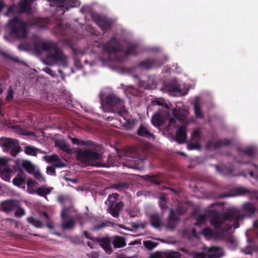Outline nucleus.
<instances>
[{
  "label": "nucleus",
  "mask_w": 258,
  "mask_h": 258,
  "mask_svg": "<svg viewBox=\"0 0 258 258\" xmlns=\"http://www.w3.org/2000/svg\"><path fill=\"white\" fill-rule=\"evenodd\" d=\"M209 216L211 218L210 224L217 231H226L231 228V226L228 224L226 221H233V226L234 229L239 227V222L242 219L241 215L238 211L231 210L224 213L219 211L213 209L209 211Z\"/></svg>",
  "instance_id": "f257e3e1"
},
{
  "label": "nucleus",
  "mask_w": 258,
  "mask_h": 258,
  "mask_svg": "<svg viewBox=\"0 0 258 258\" xmlns=\"http://www.w3.org/2000/svg\"><path fill=\"white\" fill-rule=\"evenodd\" d=\"M28 24L16 17L10 20L7 25L11 35L18 38H25L28 34Z\"/></svg>",
  "instance_id": "f03ea898"
},
{
  "label": "nucleus",
  "mask_w": 258,
  "mask_h": 258,
  "mask_svg": "<svg viewBox=\"0 0 258 258\" xmlns=\"http://www.w3.org/2000/svg\"><path fill=\"white\" fill-rule=\"evenodd\" d=\"M106 103L113 111L117 112L118 115L128 120V111L124 107L123 100L114 94H110L106 98Z\"/></svg>",
  "instance_id": "7ed1b4c3"
},
{
  "label": "nucleus",
  "mask_w": 258,
  "mask_h": 258,
  "mask_svg": "<svg viewBox=\"0 0 258 258\" xmlns=\"http://www.w3.org/2000/svg\"><path fill=\"white\" fill-rule=\"evenodd\" d=\"M49 48V52L47 54V59L55 63L60 62L63 67H67V58L62 51L58 47L57 44L51 42Z\"/></svg>",
  "instance_id": "20e7f679"
},
{
  "label": "nucleus",
  "mask_w": 258,
  "mask_h": 258,
  "mask_svg": "<svg viewBox=\"0 0 258 258\" xmlns=\"http://www.w3.org/2000/svg\"><path fill=\"white\" fill-rule=\"evenodd\" d=\"M77 156L82 162L91 166H94L102 158L98 152L91 149L81 150L77 152Z\"/></svg>",
  "instance_id": "39448f33"
},
{
  "label": "nucleus",
  "mask_w": 258,
  "mask_h": 258,
  "mask_svg": "<svg viewBox=\"0 0 258 258\" xmlns=\"http://www.w3.org/2000/svg\"><path fill=\"white\" fill-rule=\"evenodd\" d=\"M118 196V194L116 193L112 194V195L109 196L107 201L106 202V204L107 202L109 203L107 212L114 218H118L119 217L120 212L124 206V204L122 202L116 203V200Z\"/></svg>",
  "instance_id": "423d86ee"
},
{
  "label": "nucleus",
  "mask_w": 258,
  "mask_h": 258,
  "mask_svg": "<svg viewBox=\"0 0 258 258\" xmlns=\"http://www.w3.org/2000/svg\"><path fill=\"white\" fill-rule=\"evenodd\" d=\"M93 21L101 28L104 33L112 28V21L105 17L99 14H93L92 16Z\"/></svg>",
  "instance_id": "0eeeda50"
},
{
  "label": "nucleus",
  "mask_w": 258,
  "mask_h": 258,
  "mask_svg": "<svg viewBox=\"0 0 258 258\" xmlns=\"http://www.w3.org/2000/svg\"><path fill=\"white\" fill-rule=\"evenodd\" d=\"M103 50L109 54L114 53L121 50V47L118 40L113 36L106 43L103 45Z\"/></svg>",
  "instance_id": "6e6552de"
},
{
  "label": "nucleus",
  "mask_w": 258,
  "mask_h": 258,
  "mask_svg": "<svg viewBox=\"0 0 258 258\" xmlns=\"http://www.w3.org/2000/svg\"><path fill=\"white\" fill-rule=\"evenodd\" d=\"M20 206V202L19 200L9 199L1 202L0 208L4 212L9 213L15 210L16 208H19Z\"/></svg>",
  "instance_id": "1a4fd4ad"
},
{
  "label": "nucleus",
  "mask_w": 258,
  "mask_h": 258,
  "mask_svg": "<svg viewBox=\"0 0 258 258\" xmlns=\"http://www.w3.org/2000/svg\"><path fill=\"white\" fill-rule=\"evenodd\" d=\"M48 1L55 3L57 8L64 10V11H68L71 8L77 7L78 5V2L76 0H48Z\"/></svg>",
  "instance_id": "9d476101"
},
{
  "label": "nucleus",
  "mask_w": 258,
  "mask_h": 258,
  "mask_svg": "<svg viewBox=\"0 0 258 258\" xmlns=\"http://www.w3.org/2000/svg\"><path fill=\"white\" fill-rule=\"evenodd\" d=\"M232 141L228 139H224L221 140H218L215 142L208 141L206 145V148L207 150H217L222 146H229L231 145Z\"/></svg>",
  "instance_id": "9b49d317"
},
{
  "label": "nucleus",
  "mask_w": 258,
  "mask_h": 258,
  "mask_svg": "<svg viewBox=\"0 0 258 258\" xmlns=\"http://www.w3.org/2000/svg\"><path fill=\"white\" fill-rule=\"evenodd\" d=\"M159 64H158V60L156 59L153 58H148L143 61H140L138 66L143 69L149 70L153 67H158Z\"/></svg>",
  "instance_id": "f8f14e48"
},
{
  "label": "nucleus",
  "mask_w": 258,
  "mask_h": 258,
  "mask_svg": "<svg viewBox=\"0 0 258 258\" xmlns=\"http://www.w3.org/2000/svg\"><path fill=\"white\" fill-rule=\"evenodd\" d=\"M105 251L109 254L112 251L110 245L111 240L108 237L97 238L96 241Z\"/></svg>",
  "instance_id": "ddd939ff"
},
{
  "label": "nucleus",
  "mask_w": 258,
  "mask_h": 258,
  "mask_svg": "<svg viewBox=\"0 0 258 258\" xmlns=\"http://www.w3.org/2000/svg\"><path fill=\"white\" fill-rule=\"evenodd\" d=\"M186 136V126L184 125L179 126L175 135L177 142L179 144H183L185 141Z\"/></svg>",
  "instance_id": "4468645a"
},
{
  "label": "nucleus",
  "mask_w": 258,
  "mask_h": 258,
  "mask_svg": "<svg viewBox=\"0 0 258 258\" xmlns=\"http://www.w3.org/2000/svg\"><path fill=\"white\" fill-rule=\"evenodd\" d=\"M52 42H42L41 41H35L33 45L34 51L37 53H40L41 50L47 51L50 46Z\"/></svg>",
  "instance_id": "2eb2a0df"
},
{
  "label": "nucleus",
  "mask_w": 258,
  "mask_h": 258,
  "mask_svg": "<svg viewBox=\"0 0 258 258\" xmlns=\"http://www.w3.org/2000/svg\"><path fill=\"white\" fill-rule=\"evenodd\" d=\"M209 252V258H220L224 254L223 248L217 246L210 247Z\"/></svg>",
  "instance_id": "dca6fc26"
},
{
  "label": "nucleus",
  "mask_w": 258,
  "mask_h": 258,
  "mask_svg": "<svg viewBox=\"0 0 258 258\" xmlns=\"http://www.w3.org/2000/svg\"><path fill=\"white\" fill-rule=\"evenodd\" d=\"M52 190V187H46L44 186H41L39 187L38 188H37L36 190L30 191V194H36L39 196L46 198V196L49 194Z\"/></svg>",
  "instance_id": "f3484780"
},
{
  "label": "nucleus",
  "mask_w": 258,
  "mask_h": 258,
  "mask_svg": "<svg viewBox=\"0 0 258 258\" xmlns=\"http://www.w3.org/2000/svg\"><path fill=\"white\" fill-rule=\"evenodd\" d=\"M138 44L136 43H130L128 45L126 49L124 51L125 56L128 55H136L138 54Z\"/></svg>",
  "instance_id": "a211bd4d"
},
{
  "label": "nucleus",
  "mask_w": 258,
  "mask_h": 258,
  "mask_svg": "<svg viewBox=\"0 0 258 258\" xmlns=\"http://www.w3.org/2000/svg\"><path fill=\"white\" fill-rule=\"evenodd\" d=\"M43 158L47 162H58L53 165L55 167H61L63 166L64 164L60 162L59 157L56 154H53L50 156L46 155L44 156Z\"/></svg>",
  "instance_id": "6ab92c4d"
},
{
  "label": "nucleus",
  "mask_w": 258,
  "mask_h": 258,
  "mask_svg": "<svg viewBox=\"0 0 258 258\" xmlns=\"http://www.w3.org/2000/svg\"><path fill=\"white\" fill-rule=\"evenodd\" d=\"M161 176V174L160 173L156 175H146L143 176V178L146 181H150L156 185H160L161 183V181L160 179Z\"/></svg>",
  "instance_id": "aec40b11"
},
{
  "label": "nucleus",
  "mask_w": 258,
  "mask_h": 258,
  "mask_svg": "<svg viewBox=\"0 0 258 258\" xmlns=\"http://www.w3.org/2000/svg\"><path fill=\"white\" fill-rule=\"evenodd\" d=\"M48 22L49 20L48 18H38L34 19L31 24L32 25H35L40 29H44L46 27Z\"/></svg>",
  "instance_id": "412c9836"
},
{
  "label": "nucleus",
  "mask_w": 258,
  "mask_h": 258,
  "mask_svg": "<svg viewBox=\"0 0 258 258\" xmlns=\"http://www.w3.org/2000/svg\"><path fill=\"white\" fill-rule=\"evenodd\" d=\"M138 135L139 136L147 139H151L154 137L153 134L150 133L148 128L143 125H141L138 128Z\"/></svg>",
  "instance_id": "4be33fe9"
},
{
  "label": "nucleus",
  "mask_w": 258,
  "mask_h": 258,
  "mask_svg": "<svg viewBox=\"0 0 258 258\" xmlns=\"http://www.w3.org/2000/svg\"><path fill=\"white\" fill-rule=\"evenodd\" d=\"M242 210L247 215L251 216L255 213L256 211V208L252 203L247 202L243 205L242 207Z\"/></svg>",
  "instance_id": "5701e85b"
},
{
  "label": "nucleus",
  "mask_w": 258,
  "mask_h": 258,
  "mask_svg": "<svg viewBox=\"0 0 258 258\" xmlns=\"http://www.w3.org/2000/svg\"><path fill=\"white\" fill-rule=\"evenodd\" d=\"M112 243L115 248L123 247L126 245L125 238L119 236L114 237Z\"/></svg>",
  "instance_id": "b1692460"
},
{
  "label": "nucleus",
  "mask_w": 258,
  "mask_h": 258,
  "mask_svg": "<svg viewBox=\"0 0 258 258\" xmlns=\"http://www.w3.org/2000/svg\"><path fill=\"white\" fill-rule=\"evenodd\" d=\"M55 146L58 147L60 150L68 154L72 153L70 146L66 143L64 140H59L55 142Z\"/></svg>",
  "instance_id": "393cba45"
},
{
  "label": "nucleus",
  "mask_w": 258,
  "mask_h": 258,
  "mask_svg": "<svg viewBox=\"0 0 258 258\" xmlns=\"http://www.w3.org/2000/svg\"><path fill=\"white\" fill-rule=\"evenodd\" d=\"M61 226L63 230L73 229L75 226V219L71 217L69 219V220L62 221Z\"/></svg>",
  "instance_id": "a878e982"
},
{
  "label": "nucleus",
  "mask_w": 258,
  "mask_h": 258,
  "mask_svg": "<svg viewBox=\"0 0 258 258\" xmlns=\"http://www.w3.org/2000/svg\"><path fill=\"white\" fill-rule=\"evenodd\" d=\"M151 225L153 227L159 228L161 224V218L158 214H155L150 216Z\"/></svg>",
  "instance_id": "bb28decb"
},
{
  "label": "nucleus",
  "mask_w": 258,
  "mask_h": 258,
  "mask_svg": "<svg viewBox=\"0 0 258 258\" xmlns=\"http://www.w3.org/2000/svg\"><path fill=\"white\" fill-rule=\"evenodd\" d=\"M30 0H22L19 3L20 8L22 12H26L29 13L31 12V9L30 7Z\"/></svg>",
  "instance_id": "cd10ccee"
},
{
  "label": "nucleus",
  "mask_w": 258,
  "mask_h": 258,
  "mask_svg": "<svg viewBox=\"0 0 258 258\" xmlns=\"http://www.w3.org/2000/svg\"><path fill=\"white\" fill-rule=\"evenodd\" d=\"M18 141L13 139H6L3 142V146L7 149L13 148L15 145L18 144Z\"/></svg>",
  "instance_id": "c85d7f7f"
},
{
  "label": "nucleus",
  "mask_w": 258,
  "mask_h": 258,
  "mask_svg": "<svg viewBox=\"0 0 258 258\" xmlns=\"http://www.w3.org/2000/svg\"><path fill=\"white\" fill-rule=\"evenodd\" d=\"M225 171V175L226 176H237V175H241L243 176H246V174L245 173L244 171H242L239 174H235L233 173V171L234 170V168L233 167H224L223 168Z\"/></svg>",
  "instance_id": "c756f323"
},
{
  "label": "nucleus",
  "mask_w": 258,
  "mask_h": 258,
  "mask_svg": "<svg viewBox=\"0 0 258 258\" xmlns=\"http://www.w3.org/2000/svg\"><path fill=\"white\" fill-rule=\"evenodd\" d=\"M151 121L152 124L155 126L159 127L161 125L162 119L161 115L158 113H155L152 117Z\"/></svg>",
  "instance_id": "7c9ffc66"
},
{
  "label": "nucleus",
  "mask_w": 258,
  "mask_h": 258,
  "mask_svg": "<svg viewBox=\"0 0 258 258\" xmlns=\"http://www.w3.org/2000/svg\"><path fill=\"white\" fill-rule=\"evenodd\" d=\"M239 155L241 153H244L249 157H252L255 152L254 148L253 147H248L244 149H238Z\"/></svg>",
  "instance_id": "2f4dec72"
},
{
  "label": "nucleus",
  "mask_w": 258,
  "mask_h": 258,
  "mask_svg": "<svg viewBox=\"0 0 258 258\" xmlns=\"http://www.w3.org/2000/svg\"><path fill=\"white\" fill-rule=\"evenodd\" d=\"M24 169L29 173L32 174L34 172V166L29 161H25L22 163Z\"/></svg>",
  "instance_id": "473e14b6"
},
{
  "label": "nucleus",
  "mask_w": 258,
  "mask_h": 258,
  "mask_svg": "<svg viewBox=\"0 0 258 258\" xmlns=\"http://www.w3.org/2000/svg\"><path fill=\"white\" fill-rule=\"evenodd\" d=\"M13 183L15 185L20 187L25 183V179L21 174H18L13 180Z\"/></svg>",
  "instance_id": "72a5a7b5"
},
{
  "label": "nucleus",
  "mask_w": 258,
  "mask_h": 258,
  "mask_svg": "<svg viewBox=\"0 0 258 258\" xmlns=\"http://www.w3.org/2000/svg\"><path fill=\"white\" fill-rule=\"evenodd\" d=\"M129 185L125 182H117L112 185L111 188L118 191H121L124 189H127Z\"/></svg>",
  "instance_id": "f704fd0d"
},
{
  "label": "nucleus",
  "mask_w": 258,
  "mask_h": 258,
  "mask_svg": "<svg viewBox=\"0 0 258 258\" xmlns=\"http://www.w3.org/2000/svg\"><path fill=\"white\" fill-rule=\"evenodd\" d=\"M236 192L237 195L242 196L249 194H255L256 192L254 190H250L244 187H240L236 188Z\"/></svg>",
  "instance_id": "c9c22d12"
},
{
  "label": "nucleus",
  "mask_w": 258,
  "mask_h": 258,
  "mask_svg": "<svg viewBox=\"0 0 258 258\" xmlns=\"http://www.w3.org/2000/svg\"><path fill=\"white\" fill-rule=\"evenodd\" d=\"M25 153L28 155L36 156L38 152V149L31 146H27L25 147Z\"/></svg>",
  "instance_id": "e433bc0d"
},
{
  "label": "nucleus",
  "mask_w": 258,
  "mask_h": 258,
  "mask_svg": "<svg viewBox=\"0 0 258 258\" xmlns=\"http://www.w3.org/2000/svg\"><path fill=\"white\" fill-rule=\"evenodd\" d=\"M194 111L197 118H202L203 117V112L198 101H196L194 103Z\"/></svg>",
  "instance_id": "4c0bfd02"
},
{
  "label": "nucleus",
  "mask_w": 258,
  "mask_h": 258,
  "mask_svg": "<svg viewBox=\"0 0 258 258\" xmlns=\"http://www.w3.org/2000/svg\"><path fill=\"white\" fill-rule=\"evenodd\" d=\"M27 221L36 228H40L42 227V222L40 220L36 219L33 217H29L27 218Z\"/></svg>",
  "instance_id": "58836bf2"
},
{
  "label": "nucleus",
  "mask_w": 258,
  "mask_h": 258,
  "mask_svg": "<svg viewBox=\"0 0 258 258\" xmlns=\"http://www.w3.org/2000/svg\"><path fill=\"white\" fill-rule=\"evenodd\" d=\"M202 233L207 237H212L214 235L215 232L210 227H207L203 229Z\"/></svg>",
  "instance_id": "ea45409f"
},
{
  "label": "nucleus",
  "mask_w": 258,
  "mask_h": 258,
  "mask_svg": "<svg viewBox=\"0 0 258 258\" xmlns=\"http://www.w3.org/2000/svg\"><path fill=\"white\" fill-rule=\"evenodd\" d=\"M172 113L174 117L178 120H183L185 119V116L176 109L172 110Z\"/></svg>",
  "instance_id": "a19ab883"
},
{
  "label": "nucleus",
  "mask_w": 258,
  "mask_h": 258,
  "mask_svg": "<svg viewBox=\"0 0 258 258\" xmlns=\"http://www.w3.org/2000/svg\"><path fill=\"white\" fill-rule=\"evenodd\" d=\"M21 204H20V206L19 208H17L15 209V216L16 217L19 218L25 215V211L24 209L22 208Z\"/></svg>",
  "instance_id": "79ce46f5"
},
{
  "label": "nucleus",
  "mask_w": 258,
  "mask_h": 258,
  "mask_svg": "<svg viewBox=\"0 0 258 258\" xmlns=\"http://www.w3.org/2000/svg\"><path fill=\"white\" fill-rule=\"evenodd\" d=\"M197 222L195 224L197 226H200V225L204 223L206 220V215L205 214H202L199 216L197 219Z\"/></svg>",
  "instance_id": "37998d69"
},
{
  "label": "nucleus",
  "mask_w": 258,
  "mask_h": 258,
  "mask_svg": "<svg viewBox=\"0 0 258 258\" xmlns=\"http://www.w3.org/2000/svg\"><path fill=\"white\" fill-rule=\"evenodd\" d=\"M143 244L144 246L148 249H153L157 245L155 242L149 240L144 241Z\"/></svg>",
  "instance_id": "c03bdc74"
},
{
  "label": "nucleus",
  "mask_w": 258,
  "mask_h": 258,
  "mask_svg": "<svg viewBox=\"0 0 258 258\" xmlns=\"http://www.w3.org/2000/svg\"><path fill=\"white\" fill-rule=\"evenodd\" d=\"M11 149L10 154L12 156L15 157L20 151V147L19 145V143Z\"/></svg>",
  "instance_id": "a18cd8bd"
},
{
  "label": "nucleus",
  "mask_w": 258,
  "mask_h": 258,
  "mask_svg": "<svg viewBox=\"0 0 258 258\" xmlns=\"http://www.w3.org/2000/svg\"><path fill=\"white\" fill-rule=\"evenodd\" d=\"M168 89L170 91L173 92L174 93H181V90L179 88V86L176 84H170L168 86Z\"/></svg>",
  "instance_id": "49530a36"
},
{
  "label": "nucleus",
  "mask_w": 258,
  "mask_h": 258,
  "mask_svg": "<svg viewBox=\"0 0 258 258\" xmlns=\"http://www.w3.org/2000/svg\"><path fill=\"white\" fill-rule=\"evenodd\" d=\"M201 148V145L198 142L190 143L187 145V149L189 150H199Z\"/></svg>",
  "instance_id": "de8ad7c7"
},
{
  "label": "nucleus",
  "mask_w": 258,
  "mask_h": 258,
  "mask_svg": "<svg viewBox=\"0 0 258 258\" xmlns=\"http://www.w3.org/2000/svg\"><path fill=\"white\" fill-rule=\"evenodd\" d=\"M178 220V217L175 214L173 209H170L168 221L176 222Z\"/></svg>",
  "instance_id": "09e8293b"
},
{
  "label": "nucleus",
  "mask_w": 258,
  "mask_h": 258,
  "mask_svg": "<svg viewBox=\"0 0 258 258\" xmlns=\"http://www.w3.org/2000/svg\"><path fill=\"white\" fill-rule=\"evenodd\" d=\"M61 218L62 219V221H65L66 220H67L68 219L70 218V214L69 213V210L68 208H64L60 214Z\"/></svg>",
  "instance_id": "8fccbe9b"
},
{
  "label": "nucleus",
  "mask_w": 258,
  "mask_h": 258,
  "mask_svg": "<svg viewBox=\"0 0 258 258\" xmlns=\"http://www.w3.org/2000/svg\"><path fill=\"white\" fill-rule=\"evenodd\" d=\"M181 253L178 251L171 252L166 255V258H180Z\"/></svg>",
  "instance_id": "3c124183"
},
{
  "label": "nucleus",
  "mask_w": 258,
  "mask_h": 258,
  "mask_svg": "<svg viewBox=\"0 0 258 258\" xmlns=\"http://www.w3.org/2000/svg\"><path fill=\"white\" fill-rule=\"evenodd\" d=\"M200 138V132L198 130H195L191 135V139L193 140L199 141Z\"/></svg>",
  "instance_id": "603ef678"
},
{
  "label": "nucleus",
  "mask_w": 258,
  "mask_h": 258,
  "mask_svg": "<svg viewBox=\"0 0 258 258\" xmlns=\"http://www.w3.org/2000/svg\"><path fill=\"white\" fill-rule=\"evenodd\" d=\"M37 184V183L31 179H29L27 182V190L28 192L30 194V188H32L33 186L35 184Z\"/></svg>",
  "instance_id": "864d4df0"
},
{
  "label": "nucleus",
  "mask_w": 258,
  "mask_h": 258,
  "mask_svg": "<svg viewBox=\"0 0 258 258\" xmlns=\"http://www.w3.org/2000/svg\"><path fill=\"white\" fill-rule=\"evenodd\" d=\"M83 234L86 238H87V239H90L93 241H96L97 239V237H94L92 236L91 235V233L88 232V231H84L83 232Z\"/></svg>",
  "instance_id": "5fc2aeb1"
},
{
  "label": "nucleus",
  "mask_w": 258,
  "mask_h": 258,
  "mask_svg": "<svg viewBox=\"0 0 258 258\" xmlns=\"http://www.w3.org/2000/svg\"><path fill=\"white\" fill-rule=\"evenodd\" d=\"M46 173L48 174L52 175H55V170L54 167L52 166H47L46 168Z\"/></svg>",
  "instance_id": "6e6d98bb"
},
{
  "label": "nucleus",
  "mask_w": 258,
  "mask_h": 258,
  "mask_svg": "<svg viewBox=\"0 0 258 258\" xmlns=\"http://www.w3.org/2000/svg\"><path fill=\"white\" fill-rule=\"evenodd\" d=\"M34 177L40 181H45L44 177L42 176L39 171H36L34 173Z\"/></svg>",
  "instance_id": "4d7b16f0"
},
{
  "label": "nucleus",
  "mask_w": 258,
  "mask_h": 258,
  "mask_svg": "<svg viewBox=\"0 0 258 258\" xmlns=\"http://www.w3.org/2000/svg\"><path fill=\"white\" fill-rule=\"evenodd\" d=\"M14 91L10 88L8 90V94L6 97L7 101H11L13 99Z\"/></svg>",
  "instance_id": "13d9d810"
},
{
  "label": "nucleus",
  "mask_w": 258,
  "mask_h": 258,
  "mask_svg": "<svg viewBox=\"0 0 258 258\" xmlns=\"http://www.w3.org/2000/svg\"><path fill=\"white\" fill-rule=\"evenodd\" d=\"M43 71L50 75L51 77H53L56 75L55 72L48 67H45L43 69Z\"/></svg>",
  "instance_id": "bf43d9fd"
},
{
  "label": "nucleus",
  "mask_w": 258,
  "mask_h": 258,
  "mask_svg": "<svg viewBox=\"0 0 258 258\" xmlns=\"http://www.w3.org/2000/svg\"><path fill=\"white\" fill-rule=\"evenodd\" d=\"M159 205L162 210L166 209L167 208L166 202L163 199H161L159 202Z\"/></svg>",
  "instance_id": "052dcab7"
},
{
  "label": "nucleus",
  "mask_w": 258,
  "mask_h": 258,
  "mask_svg": "<svg viewBox=\"0 0 258 258\" xmlns=\"http://www.w3.org/2000/svg\"><path fill=\"white\" fill-rule=\"evenodd\" d=\"M175 222L168 221L167 228L171 230H174L176 227V224Z\"/></svg>",
  "instance_id": "680f3d73"
},
{
  "label": "nucleus",
  "mask_w": 258,
  "mask_h": 258,
  "mask_svg": "<svg viewBox=\"0 0 258 258\" xmlns=\"http://www.w3.org/2000/svg\"><path fill=\"white\" fill-rule=\"evenodd\" d=\"M209 254H206L204 252L198 253L196 255L197 258H209Z\"/></svg>",
  "instance_id": "e2e57ef3"
},
{
  "label": "nucleus",
  "mask_w": 258,
  "mask_h": 258,
  "mask_svg": "<svg viewBox=\"0 0 258 258\" xmlns=\"http://www.w3.org/2000/svg\"><path fill=\"white\" fill-rule=\"evenodd\" d=\"M66 199L67 198L66 196L62 195H60L57 197V201L59 203L62 204L66 201Z\"/></svg>",
  "instance_id": "0e129e2a"
},
{
  "label": "nucleus",
  "mask_w": 258,
  "mask_h": 258,
  "mask_svg": "<svg viewBox=\"0 0 258 258\" xmlns=\"http://www.w3.org/2000/svg\"><path fill=\"white\" fill-rule=\"evenodd\" d=\"M106 225L104 223H101L100 224L96 225L94 227L95 229L99 230L104 228Z\"/></svg>",
  "instance_id": "69168bd1"
},
{
  "label": "nucleus",
  "mask_w": 258,
  "mask_h": 258,
  "mask_svg": "<svg viewBox=\"0 0 258 258\" xmlns=\"http://www.w3.org/2000/svg\"><path fill=\"white\" fill-rule=\"evenodd\" d=\"M176 121L175 118H171L169 120V125L176 127Z\"/></svg>",
  "instance_id": "338daca9"
},
{
  "label": "nucleus",
  "mask_w": 258,
  "mask_h": 258,
  "mask_svg": "<svg viewBox=\"0 0 258 258\" xmlns=\"http://www.w3.org/2000/svg\"><path fill=\"white\" fill-rule=\"evenodd\" d=\"M150 258H161V253L159 252H156L151 255Z\"/></svg>",
  "instance_id": "774afa93"
}]
</instances>
